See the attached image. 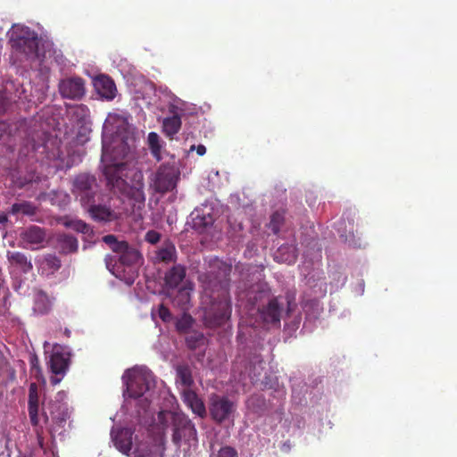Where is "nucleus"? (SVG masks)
I'll return each instance as SVG.
<instances>
[{"label":"nucleus","mask_w":457,"mask_h":457,"mask_svg":"<svg viewBox=\"0 0 457 457\" xmlns=\"http://www.w3.org/2000/svg\"><path fill=\"white\" fill-rule=\"evenodd\" d=\"M185 269L182 266H175L170 269L166 276L165 281L170 287H176L183 280L185 277Z\"/></svg>","instance_id":"nucleus-25"},{"label":"nucleus","mask_w":457,"mask_h":457,"mask_svg":"<svg viewBox=\"0 0 457 457\" xmlns=\"http://www.w3.org/2000/svg\"><path fill=\"white\" fill-rule=\"evenodd\" d=\"M11 212L12 214L22 213L24 215L32 216L36 213V207L29 202L17 203L12 204Z\"/></svg>","instance_id":"nucleus-29"},{"label":"nucleus","mask_w":457,"mask_h":457,"mask_svg":"<svg viewBox=\"0 0 457 457\" xmlns=\"http://www.w3.org/2000/svg\"><path fill=\"white\" fill-rule=\"evenodd\" d=\"M155 315H156V314H155L154 311L153 310V311H152V317H153V319H154V320L155 319Z\"/></svg>","instance_id":"nucleus-45"},{"label":"nucleus","mask_w":457,"mask_h":457,"mask_svg":"<svg viewBox=\"0 0 457 457\" xmlns=\"http://www.w3.org/2000/svg\"><path fill=\"white\" fill-rule=\"evenodd\" d=\"M51 307V299L44 292H37L35 295L34 311L39 314H45L49 312Z\"/></svg>","instance_id":"nucleus-24"},{"label":"nucleus","mask_w":457,"mask_h":457,"mask_svg":"<svg viewBox=\"0 0 457 457\" xmlns=\"http://www.w3.org/2000/svg\"><path fill=\"white\" fill-rule=\"evenodd\" d=\"M284 220V215L281 212H276L272 214L270 222L269 224L270 228L276 234L279 231L280 224Z\"/></svg>","instance_id":"nucleus-34"},{"label":"nucleus","mask_w":457,"mask_h":457,"mask_svg":"<svg viewBox=\"0 0 457 457\" xmlns=\"http://www.w3.org/2000/svg\"><path fill=\"white\" fill-rule=\"evenodd\" d=\"M211 457H238L237 451L229 446L220 448L216 453H212Z\"/></svg>","instance_id":"nucleus-36"},{"label":"nucleus","mask_w":457,"mask_h":457,"mask_svg":"<svg viewBox=\"0 0 457 457\" xmlns=\"http://www.w3.org/2000/svg\"><path fill=\"white\" fill-rule=\"evenodd\" d=\"M59 92L65 98L79 99L85 94V83L78 77L62 79L59 83Z\"/></svg>","instance_id":"nucleus-17"},{"label":"nucleus","mask_w":457,"mask_h":457,"mask_svg":"<svg viewBox=\"0 0 457 457\" xmlns=\"http://www.w3.org/2000/svg\"><path fill=\"white\" fill-rule=\"evenodd\" d=\"M61 266L60 260L54 255H46L39 262V270L46 276L55 272Z\"/></svg>","instance_id":"nucleus-23"},{"label":"nucleus","mask_w":457,"mask_h":457,"mask_svg":"<svg viewBox=\"0 0 457 457\" xmlns=\"http://www.w3.org/2000/svg\"><path fill=\"white\" fill-rule=\"evenodd\" d=\"M193 320L187 314H183L176 322L179 331L186 332L192 326Z\"/></svg>","instance_id":"nucleus-35"},{"label":"nucleus","mask_w":457,"mask_h":457,"mask_svg":"<svg viewBox=\"0 0 457 457\" xmlns=\"http://www.w3.org/2000/svg\"><path fill=\"white\" fill-rule=\"evenodd\" d=\"M96 179L88 174H80L73 183V192L83 206H87L95 195Z\"/></svg>","instance_id":"nucleus-13"},{"label":"nucleus","mask_w":457,"mask_h":457,"mask_svg":"<svg viewBox=\"0 0 457 457\" xmlns=\"http://www.w3.org/2000/svg\"><path fill=\"white\" fill-rule=\"evenodd\" d=\"M97 93L107 100H112L116 96V86L113 80L105 75L98 76L94 82Z\"/></svg>","instance_id":"nucleus-21"},{"label":"nucleus","mask_w":457,"mask_h":457,"mask_svg":"<svg viewBox=\"0 0 457 457\" xmlns=\"http://www.w3.org/2000/svg\"><path fill=\"white\" fill-rule=\"evenodd\" d=\"M212 269H215V268L219 269L217 274L215 275V278L217 279H219L220 283L222 280H225L227 278V277L228 276V274L231 270V265L227 264L219 259H215L212 262Z\"/></svg>","instance_id":"nucleus-30"},{"label":"nucleus","mask_w":457,"mask_h":457,"mask_svg":"<svg viewBox=\"0 0 457 457\" xmlns=\"http://www.w3.org/2000/svg\"><path fill=\"white\" fill-rule=\"evenodd\" d=\"M122 381L126 387L125 396L140 399L141 402H151L155 381L153 373L147 368L136 366L127 370L122 376Z\"/></svg>","instance_id":"nucleus-6"},{"label":"nucleus","mask_w":457,"mask_h":457,"mask_svg":"<svg viewBox=\"0 0 457 457\" xmlns=\"http://www.w3.org/2000/svg\"><path fill=\"white\" fill-rule=\"evenodd\" d=\"M112 441L118 451L130 457H162L164 452V436L158 432L155 436H147V440H139V435L133 436L129 428L111 430Z\"/></svg>","instance_id":"nucleus-3"},{"label":"nucleus","mask_w":457,"mask_h":457,"mask_svg":"<svg viewBox=\"0 0 457 457\" xmlns=\"http://www.w3.org/2000/svg\"><path fill=\"white\" fill-rule=\"evenodd\" d=\"M45 231L37 227L31 226L21 233V240L24 247L37 249L44 242Z\"/></svg>","instance_id":"nucleus-18"},{"label":"nucleus","mask_w":457,"mask_h":457,"mask_svg":"<svg viewBox=\"0 0 457 457\" xmlns=\"http://www.w3.org/2000/svg\"><path fill=\"white\" fill-rule=\"evenodd\" d=\"M160 422L171 420L173 424L172 441L176 445L187 444L189 447L197 445V433L191 420L181 413L161 411L158 414Z\"/></svg>","instance_id":"nucleus-8"},{"label":"nucleus","mask_w":457,"mask_h":457,"mask_svg":"<svg viewBox=\"0 0 457 457\" xmlns=\"http://www.w3.org/2000/svg\"><path fill=\"white\" fill-rule=\"evenodd\" d=\"M7 220H8V218H7L6 214H0V223L1 224L6 223Z\"/></svg>","instance_id":"nucleus-44"},{"label":"nucleus","mask_w":457,"mask_h":457,"mask_svg":"<svg viewBox=\"0 0 457 457\" xmlns=\"http://www.w3.org/2000/svg\"><path fill=\"white\" fill-rule=\"evenodd\" d=\"M104 241L117 253L105 258L106 268L117 278L132 285L138 275L136 266L141 259L139 252L124 241H117L112 235L105 236Z\"/></svg>","instance_id":"nucleus-4"},{"label":"nucleus","mask_w":457,"mask_h":457,"mask_svg":"<svg viewBox=\"0 0 457 457\" xmlns=\"http://www.w3.org/2000/svg\"><path fill=\"white\" fill-rule=\"evenodd\" d=\"M156 106L171 114L162 120V132L169 137L176 135L181 128V116L188 110V104L176 96L168 87H159L155 90Z\"/></svg>","instance_id":"nucleus-5"},{"label":"nucleus","mask_w":457,"mask_h":457,"mask_svg":"<svg viewBox=\"0 0 457 457\" xmlns=\"http://www.w3.org/2000/svg\"><path fill=\"white\" fill-rule=\"evenodd\" d=\"M158 316L164 322H168L171 320V314L170 311L162 304L160 305L158 308Z\"/></svg>","instance_id":"nucleus-40"},{"label":"nucleus","mask_w":457,"mask_h":457,"mask_svg":"<svg viewBox=\"0 0 457 457\" xmlns=\"http://www.w3.org/2000/svg\"><path fill=\"white\" fill-rule=\"evenodd\" d=\"M235 411L233 402L225 397L213 396L211 400V415L218 422L232 421Z\"/></svg>","instance_id":"nucleus-15"},{"label":"nucleus","mask_w":457,"mask_h":457,"mask_svg":"<svg viewBox=\"0 0 457 457\" xmlns=\"http://www.w3.org/2000/svg\"><path fill=\"white\" fill-rule=\"evenodd\" d=\"M51 202L62 207L69 204L70 195L64 191H54L51 194Z\"/></svg>","instance_id":"nucleus-32"},{"label":"nucleus","mask_w":457,"mask_h":457,"mask_svg":"<svg viewBox=\"0 0 457 457\" xmlns=\"http://www.w3.org/2000/svg\"><path fill=\"white\" fill-rule=\"evenodd\" d=\"M38 403V386L37 384L31 383L29 390V415L31 424L36 428L38 442L41 445V434L44 426L48 421V417L45 412L39 413Z\"/></svg>","instance_id":"nucleus-11"},{"label":"nucleus","mask_w":457,"mask_h":457,"mask_svg":"<svg viewBox=\"0 0 457 457\" xmlns=\"http://www.w3.org/2000/svg\"><path fill=\"white\" fill-rule=\"evenodd\" d=\"M179 175V165L177 162L172 161L158 168L151 179L150 186L156 192L165 193L171 191L176 187Z\"/></svg>","instance_id":"nucleus-10"},{"label":"nucleus","mask_w":457,"mask_h":457,"mask_svg":"<svg viewBox=\"0 0 457 457\" xmlns=\"http://www.w3.org/2000/svg\"><path fill=\"white\" fill-rule=\"evenodd\" d=\"M194 149L196 150L197 154L200 156L204 155L206 153V147L204 145H198L197 146L192 145L190 150L192 151Z\"/></svg>","instance_id":"nucleus-43"},{"label":"nucleus","mask_w":457,"mask_h":457,"mask_svg":"<svg viewBox=\"0 0 457 457\" xmlns=\"http://www.w3.org/2000/svg\"><path fill=\"white\" fill-rule=\"evenodd\" d=\"M160 233L155 230H149L145 234V240L150 244H156L160 240Z\"/></svg>","instance_id":"nucleus-41"},{"label":"nucleus","mask_w":457,"mask_h":457,"mask_svg":"<svg viewBox=\"0 0 457 457\" xmlns=\"http://www.w3.org/2000/svg\"><path fill=\"white\" fill-rule=\"evenodd\" d=\"M260 316L265 324L278 326L280 323L281 308L278 299L270 300L267 306L260 311Z\"/></svg>","instance_id":"nucleus-19"},{"label":"nucleus","mask_w":457,"mask_h":457,"mask_svg":"<svg viewBox=\"0 0 457 457\" xmlns=\"http://www.w3.org/2000/svg\"><path fill=\"white\" fill-rule=\"evenodd\" d=\"M20 457H30V456H29V455H26V454H24V455L20 456Z\"/></svg>","instance_id":"nucleus-46"},{"label":"nucleus","mask_w":457,"mask_h":457,"mask_svg":"<svg viewBox=\"0 0 457 457\" xmlns=\"http://www.w3.org/2000/svg\"><path fill=\"white\" fill-rule=\"evenodd\" d=\"M182 397H183L184 403L188 407H190L192 405V403L195 401H196L197 398H199L197 396V395L195 392H193L192 390H190L189 388H184L182 390Z\"/></svg>","instance_id":"nucleus-37"},{"label":"nucleus","mask_w":457,"mask_h":457,"mask_svg":"<svg viewBox=\"0 0 457 457\" xmlns=\"http://www.w3.org/2000/svg\"><path fill=\"white\" fill-rule=\"evenodd\" d=\"M126 112L109 113L103 126L101 162L107 185L130 209H141L145 201L143 173L136 168L130 157L134 146V129Z\"/></svg>","instance_id":"nucleus-1"},{"label":"nucleus","mask_w":457,"mask_h":457,"mask_svg":"<svg viewBox=\"0 0 457 457\" xmlns=\"http://www.w3.org/2000/svg\"><path fill=\"white\" fill-rule=\"evenodd\" d=\"M66 396V394L62 391L58 392L55 396V402L58 403V405L54 406V410L51 411L52 420L55 423V426L50 428L53 437L56 433L62 435V430L59 431V428H63L70 417L67 405L64 403Z\"/></svg>","instance_id":"nucleus-16"},{"label":"nucleus","mask_w":457,"mask_h":457,"mask_svg":"<svg viewBox=\"0 0 457 457\" xmlns=\"http://www.w3.org/2000/svg\"><path fill=\"white\" fill-rule=\"evenodd\" d=\"M12 56L16 62H43L52 56V44L41 41L29 27L16 24L8 31Z\"/></svg>","instance_id":"nucleus-2"},{"label":"nucleus","mask_w":457,"mask_h":457,"mask_svg":"<svg viewBox=\"0 0 457 457\" xmlns=\"http://www.w3.org/2000/svg\"><path fill=\"white\" fill-rule=\"evenodd\" d=\"M59 144L60 143L56 137H53L46 134H44L43 144H34L33 149L40 154H45L47 160L56 162L54 167L56 170H59L65 167V164L61 155ZM70 166V164H66V167Z\"/></svg>","instance_id":"nucleus-14"},{"label":"nucleus","mask_w":457,"mask_h":457,"mask_svg":"<svg viewBox=\"0 0 457 457\" xmlns=\"http://www.w3.org/2000/svg\"><path fill=\"white\" fill-rule=\"evenodd\" d=\"M147 143L151 150L152 154L157 159H162V143L156 132H150L147 137Z\"/></svg>","instance_id":"nucleus-26"},{"label":"nucleus","mask_w":457,"mask_h":457,"mask_svg":"<svg viewBox=\"0 0 457 457\" xmlns=\"http://www.w3.org/2000/svg\"><path fill=\"white\" fill-rule=\"evenodd\" d=\"M278 262L293 263L296 260V248L294 245H284L278 248L274 253Z\"/></svg>","instance_id":"nucleus-22"},{"label":"nucleus","mask_w":457,"mask_h":457,"mask_svg":"<svg viewBox=\"0 0 457 457\" xmlns=\"http://www.w3.org/2000/svg\"><path fill=\"white\" fill-rule=\"evenodd\" d=\"M64 243L66 245V249L70 252L76 251L78 248V241L76 238H74L71 236H65L64 237Z\"/></svg>","instance_id":"nucleus-39"},{"label":"nucleus","mask_w":457,"mask_h":457,"mask_svg":"<svg viewBox=\"0 0 457 457\" xmlns=\"http://www.w3.org/2000/svg\"><path fill=\"white\" fill-rule=\"evenodd\" d=\"M191 217L195 222V226H207L212 222V219L209 215L206 216L204 214L201 216L199 210H195L191 213Z\"/></svg>","instance_id":"nucleus-33"},{"label":"nucleus","mask_w":457,"mask_h":457,"mask_svg":"<svg viewBox=\"0 0 457 457\" xmlns=\"http://www.w3.org/2000/svg\"><path fill=\"white\" fill-rule=\"evenodd\" d=\"M176 381L178 384L185 386V388H189V386L193 383V378H192L191 371L188 367L179 366L177 368Z\"/></svg>","instance_id":"nucleus-27"},{"label":"nucleus","mask_w":457,"mask_h":457,"mask_svg":"<svg viewBox=\"0 0 457 457\" xmlns=\"http://www.w3.org/2000/svg\"><path fill=\"white\" fill-rule=\"evenodd\" d=\"M88 212L94 220L100 221H112L116 220L121 215L122 212L116 209H112L111 206L106 205H88Z\"/></svg>","instance_id":"nucleus-20"},{"label":"nucleus","mask_w":457,"mask_h":457,"mask_svg":"<svg viewBox=\"0 0 457 457\" xmlns=\"http://www.w3.org/2000/svg\"><path fill=\"white\" fill-rule=\"evenodd\" d=\"M175 246L171 244H167L156 253V259L162 262H171L175 255Z\"/></svg>","instance_id":"nucleus-31"},{"label":"nucleus","mask_w":457,"mask_h":457,"mask_svg":"<svg viewBox=\"0 0 457 457\" xmlns=\"http://www.w3.org/2000/svg\"><path fill=\"white\" fill-rule=\"evenodd\" d=\"M211 286L204 288L202 298L204 320L207 326L216 327L223 324L230 317L231 308L227 291L222 288L217 296L212 295Z\"/></svg>","instance_id":"nucleus-7"},{"label":"nucleus","mask_w":457,"mask_h":457,"mask_svg":"<svg viewBox=\"0 0 457 457\" xmlns=\"http://www.w3.org/2000/svg\"><path fill=\"white\" fill-rule=\"evenodd\" d=\"M6 258L9 263L10 273L14 278L13 288L19 292L21 288V280L17 277L19 273L29 272L33 265L31 261L21 252L8 251Z\"/></svg>","instance_id":"nucleus-12"},{"label":"nucleus","mask_w":457,"mask_h":457,"mask_svg":"<svg viewBox=\"0 0 457 457\" xmlns=\"http://www.w3.org/2000/svg\"><path fill=\"white\" fill-rule=\"evenodd\" d=\"M179 295L181 296L182 298V302H179L177 300H175L177 302V303L179 305H181V308L182 309H186V305L187 304L188 301H189V295H188V292L186 291V290H180L179 292Z\"/></svg>","instance_id":"nucleus-42"},{"label":"nucleus","mask_w":457,"mask_h":457,"mask_svg":"<svg viewBox=\"0 0 457 457\" xmlns=\"http://www.w3.org/2000/svg\"><path fill=\"white\" fill-rule=\"evenodd\" d=\"M45 352L48 353L52 348L51 354L49 356V367L53 374L55 376L51 378V383L53 385L59 384L69 368L71 353L68 347L54 345L51 346L48 342L44 344Z\"/></svg>","instance_id":"nucleus-9"},{"label":"nucleus","mask_w":457,"mask_h":457,"mask_svg":"<svg viewBox=\"0 0 457 457\" xmlns=\"http://www.w3.org/2000/svg\"><path fill=\"white\" fill-rule=\"evenodd\" d=\"M63 224L65 227L76 230L78 232H81L84 235H90L92 233V229L90 228V227L80 220H66L63 222Z\"/></svg>","instance_id":"nucleus-28"},{"label":"nucleus","mask_w":457,"mask_h":457,"mask_svg":"<svg viewBox=\"0 0 457 457\" xmlns=\"http://www.w3.org/2000/svg\"><path fill=\"white\" fill-rule=\"evenodd\" d=\"M189 408L199 417H204L206 413L205 406L200 398H197Z\"/></svg>","instance_id":"nucleus-38"}]
</instances>
